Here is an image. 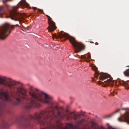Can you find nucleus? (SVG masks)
I'll return each mask as SVG.
<instances>
[{"label": "nucleus", "mask_w": 129, "mask_h": 129, "mask_svg": "<svg viewBox=\"0 0 129 129\" xmlns=\"http://www.w3.org/2000/svg\"><path fill=\"white\" fill-rule=\"evenodd\" d=\"M33 9L34 10H36L37 9V8L35 7H33Z\"/></svg>", "instance_id": "412c9836"}, {"label": "nucleus", "mask_w": 129, "mask_h": 129, "mask_svg": "<svg viewBox=\"0 0 129 129\" xmlns=\"http://www.w3.org/2000/svg\"><path fill=\"white\" fill-rule=\"evenodd\" d=\"M45 15L47 17L48 21L49 26L47 29L49 31L51 32L55 30L56 27L55 25V23L52 20L51 18L47 15Z\"/></svg>", "instance_id": "0eeeda50"}, {"label": "nucleus", "mask_w": 129, "mask_h": 129, "mask_svg": "<svg viewBox=\"0 0 129 129\" xmlns=\"http://www.w3.org/2000/svg\"><path fill=\"white\" fill-rule=\"evenodd\" d=\"M120 109H118V110H116L113 114L108 116L107 117H111L114 114H116V113L118 112H119L120 111Z\"/></svg>", "instance_id": "4468645a"}, {"label": "nucleus", "mask_w": 129, "mask_h": 129, "mask_svg": "<svg viewBox=\"0 0 129 129\" xmlns=\"http://www.w3.org/2000/svg\"><path fill=\"white\" fill-rule=\"evenodd\" d=\"M101 83H102V84H104V83H103V82H99V81H98V84H101Z\"/></svg>", "instance_id": "aec40b11"}, {"label": "nucleus", "mask_w": 129, "mask_h": 129, "mask_svg": "<svg viewBox=\"0 0 129 129\" xmlns=\"http://www.w3.org/2000/svg\"><path fill=\"white\" fill-rule=\"evenodd\" d=\"M92 69L94 71H96L98 69V68L95 66H93L92 67Z\"/></svg>", "instance_id": "f3484780"}, {"label": "nucleus", "mask_w": 129, "mask_h": 129, "mask_svg": "<svg viewBox=\"0 0 129 129\" xmlns=\"http://www.w3.org/2000/svg\"><path fill=\"white\" fill-rule=\"evenodd\" d=\"M18 26L16 24L15 25H10L6 23L0 27V39H5L10 33L11 30L13 29L15 26Z\"/></svg>", "instance_id": "20e7f679"}, {"label": "nucleus", "mask_w": 129, "mask_h": 129, "mask_svg": "<svg viewBox=\"0 0 129 129\" xmlns=\"http://www.w3.org/2000/svg\"><path fill=\"white\" fill-rule=\"evenodd\" d=\"M123 73L125 76L129 77V69L126 70Z\"/></svg>", "instance_id": "ddd939ff"}, {"label": "nucleus", "mask_w": 129, "mask_h": 129, "mask_svg": "<svg viewBox=\"0 0 129 129\" xmlns=\"http://www.w3.org/2000/svg\"><path fill=\"white\" fill-rule=\"evenodd\" d=\"M38 11L39 12H41V13H42L43 14H44V13L43 12V10H42L38 9Z\"/></svg>", "instance_id": "a211bd4d"}, {"label": "nucleus", "mask_w": 129, "mask_h": 129, "mask_svg": "<svg viewBox=\"0 0 129 129\" xmlns=\"http://www.w3.org/2000/svg\"><path fill=\"white\" fill-rule=\"evenodd\" d=\"M87 58H90L91 56L90 55H88Z\"/></svg>", "instance_id": "6ab92c4d"}, {"label": "nucleus", "mask_w": 129, "mask_h": 129, "mask_svg": "<svg viewBox=\"0 0 129 129\" xmlns=\"http://www.w3.org/2000/svg\"><path fill=\"white\" fill-rule=\"evenodd\" d=\"M59 108L57 111V114L59 118L61 119H62L64 117H66L68 120H70L72 119H73L74 120H76L78 119L76 123V126L75 127V128H81L82 129H88L86 127V123L87 122V120L84 118H81V116L83 117L85 116V112H82L77 115L75 114L71 115L73 113L71 112L69 114V115L68 116L66 114L62 112L60 113L59 111Z\"/></svg>", "instance_id": "f03ea898"}, {"label": "nucleus", "mask_w": 129, "mask_h": 129, "mask_svg": "<svg viewBox=\"0 0 129 129\" xmlns=\"http://www.w3.org/2000/svg\"><path fill=\"white\" fill-rule=\"evenodd\" d=\"M20 3L21 5L22 6H26L27 7L29 6V5L25 0H21L20 2Z\"/></svg>", "instance_id": "f8f14e48"}, {"label": "nucleus", "mask_w": 129, "mask_h": 129, "mask_svg": "<svg viewBox=\"0 0 129 129\" xmlns=\"http://www.w3.org/2000/svg\"><path fill=\"white\" fill-rule=\"evenodd\" d=\"M100 76L99 80H105L104 82L106 84L104 86L105 87L106 85H109L111 84L112 82V78L106 74L101 72L99 73L97 72H95V77L98 78V76Z\"/></svg>", "instance_id": "423d86ee"}, {"label": "nucleus", "mask_w": 129, "mask_h": 129, "mask_svg": "<svg viewBox=\"0 0 129 129\" xmlns=\"http://www.w3.org/2000/svg\"><path fill=\"white\" fill-rule=\"evenodd\" d=\"M98 44H99L97 42H96L95 43V44L96 45H98Z\"/></svg>", "instance_id": "4be33fe9"}, {"label": "nucleus", "mask_w": 129, "mask_h": 129, "mask_svg": "<svg viewBox=\"0 0 129 129\" xmlns=\"http://www.w3.org/2000/svg\"><path fill=\"white\" fill-rule=\"evenodd\" d=\"M9 124L7 121L4 119H2L0 123V126L4 129L7 127Z\"/></svg>", "instance_id": "9d476101"}, {"label": "nucleus", "mask_w": 129, "mask_h": 129, "mask_svg": "<svg viewBox=\"0 0 129 129\" xmlns=\"http://www.w3.org/2000/svg\"><path fill=\"white\" fill-rule=\"evenodd\" d=\"M3 105L2 104H1V107H2V105Z\"/></svg>", "instance_id": "5701e85b"}, {"label": "nucleus", "mask_w": 129, "mask_h": 129, "mask_svg": "<svg viewBox=\"0 0 129 129\" xmlns=\"http://www.w3.org/2000/svg\"><path fill=\"white\" fill-rule=\"evenodd\" d=\"M9 82L7 86L9 90V97L14 99L15 104H19L22 101L26 104L24 108L27 110H29L33 107H39L40 105L39 102L49 105L45 110L36 113L33 115H29L27 116L25 113H22L21 118L26 120L23 125L24 128L29 127L30 122L34 121L35 123L46 127V129L43 128L40 129H74L72 124L70 123L67 124L65 127H61L58 125H55L51 122L50 120H54L58 124L59 121L61 119L57 114V110L58 109L57 104L52 101L51 97L32 86H29L28 88L29 96L26 94V89L17 86L20 83V82L9 81Z\"/></svg>", "instance_id": "f257e3e1"}, {"label": "nucleus", "mask_w": 129, "mask_h": 129, "mask_svg": "<svg viewBox=\"0 0 129 129\" xmlns=\"http://www.w3.org/2000/svg\"><path fill=\"white\" fill-rule=\"evenodd\" d=\"M62 31H61L57 35L56 34H52L53 37L55 38L56 39L65 38L68 39L70 43L76 48L74 51L75 53H77L84 49V46L80 43L77 42L74 37L70 36L68 34L66 33H65L64 34H62Z\"/></svg>", "instance_id": "7ed1b4c3"}, {"label": "nucleus", "mask_w": 129, "mask_h": 129, "mask_svg": "<svg viewBox=\"0 0 129 129\" xmlns=\"http://www.w3.org/2000/svg\"><path fill=\"white\" fill-rule=\"evenodd\" d=\"M129 82V80H128L126 82L124 81L123 80L120 81L119 83L120 85H122L124 86H126L128 85V84L127 83Z\"/></svg>", "instance_id": "9b49d317"}, {"label": "nucleus", "mask_w": 129, "mask_h": 129, "mask_svg": "<svg viewBox=\"0 0 129 129\" xmlns=\"http://www.w3.org/2000/svg\"><path fill=\"white\" fill-rule=\"evenodd\" d=\"M3 8H1L0 9V14L1 15H3L4 14V13L3 12Z\"/></svg>", "instance_id": "dca6fc26"}, {"label": "nucleus", "mask_w": 129, "mask_h": 129, "mask_svg": "<svg viewBox=\"0 0 129 129\" xmlns=\"http://www.w3.org/2000/svg\"><path fill=\"white\" fill-rule=\"evenodd\" d=\"M127 67H129V66H127Z\"/></svg>", "instance_id": "b1692460"}, {"label": "nucleus", "mask_w": 129, "mask_h": 129, "mask_svg": "<svg viewBox=\"0 0 129 129\" xmlns=\"http://www.w3.org/2000/svg\"><path fill=\"white\" fill-rule=\"evenodd\" d=\"M91 127L93 129H105L103 127H101V128H98L96 123L93 121L91 122ZM88 129H89L88 128ZM108 129H116L112 127V126H110L108 127Z\"/></svg>", "instance_id": "1a4fd4ad"}, {"label": "nucleus", "mask_w": 129, "mask_h": 129, "mask_svg": "<svg viewBox=\"0 0 129 129\" xmlns=\"http://www.w3.org/2000/svg\"><path fill=\"white\" fill-rule=\"evenodd\" d=\"M81 59H86L87 58L84 55H81L80 56V57H79Z\"/></svg>", "instance_id": "2eb2a0df"}, {"label": "nucleus", "mask_w": 129, "mask_h": 129, "mask_svg": "<svg viewBox=\"0 0 129 129\" xmlns=\"http://www.w3.org/2000/svg\"><path fill=\"white\" fill-rule=\"evenodd\" d=\"M18 8V6H15L13 7L12 10L10 11V18L13 20L18 21L20 24H21V22L24 20V17L22 14L18 13L16 11Z\"/></svg>", "instance_id": "39448f33"}, {"label": "nucleus", "mask_w": 129, "mask_h": 129, "mask_svg": "<svg viewBox=\"0 0 129 129\" xmlns=\"http://www.w3.org/2000/svg\"><path fill=\"white\" fill-rule=\"evenodd\" d=\"M118 120L120 122H125L129 124V113L126 112L121 117L118 118Z\"/></svg>", "instance_id": "6e6552de"}]
</instances>
